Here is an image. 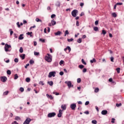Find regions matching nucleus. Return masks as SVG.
<instances>
[{
  "instance_id": "obj_1",
  "label": "nucleus",
  "mask_w": 124,
  "mask_h": 124,
  "mask_svg": "<svg viewBox=\"0 0 124 124\" xmlns=\"http://www.w3.org/2000/svg\"><path fill=\"white\" fill-rule=\"evenodd\" d=\"M45 60L47 62H52V55L47 53L46 56L45 57Z\"/></svg>"
},
{
  "instance_id": "obj_2",
  "label": "nucleus",
  "mask_w": 124,
  "mask_h": 124,
  "mask_svg": "<svg viewBox=\"0 0 124 124\" xmlns=\"http://www.w3.org/2000/svg\"><path fill=\"white\" fill-rule=\"evenodd\" d=\"M10 48H11V46L6 44L5 45V47H4V50L5 51V52H10V50H9V49H10Z\"/></svg>"
},
{
  "instance_id": "obj_3",
  "label": "nucleus",
  "mask_w": 124,
  "mask_h": 124,
  "mask_svg": "<svg viewBox=\"0 0 124 124\" xmlns=\"http://www.w3.org/2000/svg\"><path fill=\"white\" fill-rule=\"evenodd\" d=\"M56 76V72L53 71V72H50L48 74V78H51L52 77H55Z\"/></svg>"
},
{
  "instance_id": "obj_4",
  "label": "nucleus",
  "mask_w": 124,
  "mask_h": 124,
  "mask_svg": "<svg viewBox=\"0 0 124 124\" xmlns=\"http://www.w3.org/2000/svg\"><path fill=\"white\" fill-rule=\"evenodd\" d=\"M77 13H78V10H74L72 12V16H73V17H76V16H77Z\"/></svg>"
},
{
  "instance_id": "obj_5",
  "label": "nucleus",
  "mask_w": 124,
  "mask_h": 124,
  "mask_svg": "<svg viewBox=\"0 0 124 124\" xmlns=\"http://www.w3.org/2000/svg\"><path fill=\"white\" fill-rule=\"evenodd\" d=\"M55 116H56V113L55 112L49 113L47 115L48 118H52L53 117H55Z\"/></svg>"
},
{
  "instance_id": "obj_6",
  "label": "nucleus",
  "mask_w": 124,
  "mask_h": 124,
  "mask_svg": "<svg viewBox=\"0 0 124 124\" xmlns=\"http://www.w3.org/2000/svg\"><path fill=\"white\" fill-rule=\"evenodd\" d=\"M31 120L30 118H27L24 122L23 124H30V123H31Z\"/></svg>"
},
{
  "instance_id": "obj_7",
  "label": "nucleus",
  "mask_w": 124,
  "mask_h": 124,
  "mask_svg": "<svg viewBox=\"0 0 124 124\" xmlns=\"http://www.w3.org/2000/svg\"><path fill=\"white\" fill-rule=\"evenodd\" d=\"M70 108H71L72 110H75V108H76V104H72L70 105Z\"/></svg>"
},
{
  "instance_id": "obj_8",
  "label": "nucleus",
  "mask_w": 124,
  "mask_h": 124,
  "mask_svg": "<svg viewBox=\"0 0 124 124\" xmlns=\"http://www.w3.org/2000/svg\"><path fill=\"white\" fill-rule=\"evenodd\" d=\"M65 83L66 84L68 87V88H71V81H65Z\"/></svg>"
},
{
  "instance_id": "obj_9",
  "label": "nucleus",
  "mask_w": 124,
  "mask_h": 124,
  "mask_svg": "<svg viewBox=\"0 0 124 124\" xmlns=\"http://www.w3.org/2000/svg\"><path fill=\"white\" fill-rule=\"evenodd\" d=\"M62 109H60L59 110V113L58 114V118H61L62 117Z\"/></svg>"
},
{
  "instance_id": "obj_10",
  "label": "nucleus",
  "mask_w": 124,
  "mask_h": 124,
  "mask_svg": "<svg viewBox=\"0 0 124 124\" xmlns=\"http://www.w3.org/2000/svg\"><path fill=\"white\" fill-rule=\"evenodd\" d=\"M67 50H68L69 53H70V52L71 51V48H70V46H67L66 48L64 49V51H65V52H66Z\"/></svg>"
},
{
  "instance_id": "obj_11",
  "label": "nucleus",
  "mask_w": 124,
  "mask_h": 124,
  "mask_svg": "<svg viewBox=\"0 0 124 124\" xmlns=\"http://www.w3.org/2000/svg\"><path fill=\"white\" fill-rule=\"evenodd\" d=\"M61 108L62 110V111L64 110H66V105H62L61 106Z\"/></svg>"
},
{
  "instance_id": "obj_12",
  "label": "nucleus",
  "mask_w": 124,
  "mask_h": 124,
  "mask_svg": "<svg viewBox=\"0 0 124 124\" xmlns=\"http://www.w3.org/2000/svg\"><path fill=\"white\" fill-rule=\"evenodd\" d=\"M6 80H7V78H6V77H3L1 78V80L2 81V82H6Z\"/></svg>"
},
{
  "instance_id": "obj_13",
  "label": "nucleus",
  "mask_w": 124,
  "mask_h": 124,
  "mask_svg": "<svg viewBox=\"0 0 124 124\" xmlns=\"http://www.w3.org/2000/svg\"><path fill=\"white\" fill-rule=\"evenodd\" d=\"M23 36H24V34H23L19 35V36L18 37V39L19 40H22L24 39Z\"/></svg>"
},
{
  "instance_id": "obj_14",
  "label": "nucleus",
  "mask_w": 124,
  "mask_h": 124,
  "mask_svg": "<svg viewBox=\"0 0 124 124\" xmlns=\"http://www.w3.org/2000/svg\"><path fill=\"white\" fill-rule=\"evenodd\" d=\"M108 113V111L106 110H103L101 112L102 115H106Z\"/></svg>"
},
{
  "instance_id": "obj_15",
  "label": "nucleus",
  "mask_w": 124,
  "mask_h": 124,
  "mask_svg": "<svg viewBox=\"0 0 124 124\" xmlns=\"http://www.w3.org/2000/svg\"><path fill=\"white\" fill-rule=\"evenodd\" d=\"M46 96L48 98H50V99H53V96H52L51 95H49V94H46Z\"/></svg>"
},
{
  "instance_id": "obj_16",
  "label": "nucleus",
  "mask_w": 124,
  "mask_h": 124,
  "mask_svg": "<svg viewBox=\"0 0 124 124\" xmlns=\"http://www.w3.org/2000/svg\"><path fill=\"white\" fill-rule=\"evenodd\" d=\"M20 58L23 59V60H25V58L26 57V55L25 54H21L20 55Z\"/></svg>"
},
{
  "instance_id": "obj_17",
  "label": "nucleus",
  "mask_w": 124,
  "mask_h": 124,
  "mask_svg": "<svg viewBox=\"0 0 124 124\" xmlns=\"http://www.w3.org/2000/svg\"><path fill=\"white\" fill-rule=\"evenodd\" d=\"M62 33V32L61 31H58L57 32L55 33V35H61V34Z\"/></svg>"
},
{
  "instance_id": "obj_18",
  "label": "nucleus",
  "mask_w": 124,
  "mask_h": 124,
  "mask_svg": "<svg viewBox=\"0 0 124 124\" xmlns=\"http://www.w3.org/2000/svg\"><path fill=\"white\" fill-rule=\"evenodd\" d=\"M51 23L52 26H55V25H56V21H55V20H51Z\"/></svg>"
},
{
  "instance_id": "obj_19",
  "label": "nucleus",
  "mask_w": 124,
  "mask_h": 124,
  "mask_svg": "<svg viewBox=\"0 0 124 124\" xmlns=\"http://www.w3.org/2000/svg\"><path fill=\"white\" fill-rule=\"evenodd\" d=\"M96 62V60H95V59L94 58L90 61V62H91V63H93V62Z\"/></svg>"
},
{
  "instance_id": "obj_20",
  "label": "nucleus",
  "mask_w": 124,
  "mask_h": 124,
  "mask_svg": "<svg viewBox=\"0 0 124 124\" xmlns=\"http://www.w3.org/2000/svg\"><path fill=\"white\" fill-rule=\"evenodd\" d=\"M26 34H28V35H30L31 37V36H32V32H28Z\"/></svg>"
},
{
  "instance_id": "obj_21",
  "label": "nucleus",
  "mask_w": 124,
  "mask_h": 124,
  "mask_svg": "<svg viewBox=\"0 0 124 124\" xmlns=\"http://www.w3.org/2000/svg\"><path fill=\"white\" fill-rule=\"evenodd\" d=\"M47 83L49 84V86H52L54 84V83L52 81H48Z\"/></svg>"
},
{
  "instance_id": "obj_22",
  "label": "nucleus",
  "mask_w": 124,
  "mask_h": 124,
  "mask_svg": "<svg viewBox=\"0 0 124 124\" xmlns=\"http://www.w3.org/2000/svg\"><path fill=\"white\" fill-rule=\"evenodd\" d=\"M35 21H37V22H40L41 23H42V20H41L40 19L38 18H36L35 19Z\"/></svg>"
},
{
  "instance_id": "obj_23",
  "label": "nucleus",
  "mask_w": 124,
  "mask_h": 124,
  "mask_svg": "<svg viewBox=\"0 0 124 124\" xmlns=\"http://www.w3.org/2000/svg\"><path fill=\"white\" fill-rule=\"evenodd\" d=\"M56 6H58V7H60V6H61V4H60V2L57 1V2L56 3Z\"/></svg>"
},
{
  "instance_id": "obj_24",
  "label": "nucleus",
  "mask_w": 124,
  "mask_h": 124,
  "mask_svg": "<svg viewBox=\"0 0 124 124\" xmlns=\"http://www.w3.org/2000/svg\"><path fill=\"white\" fill-rule=\"evenodd\" d=\"M15 120H16V121H19L21 120V118L19 116H16L15 117Z\"/></svg>"
},
{
  "instance_id": "obj_25",
  "label": "nucleus",
  "mask_w": 124,
  "mask_h": 124,
  "mask_svg": "<svg viewBox=\"0 0 124 124\" xmlns=\"http://www.w3.org/2000/svg\"><path fill=\"white\" fill-rule=\"evenodd\" d=\"M26 81L27 83H29V82H31V78H26Z\"/></svg>"
},
{
  "instance_id": "obj_26",
  "label": "nucleus",
  "mask_w": 124,
  "mask_h": 124,
  "mask_svg": "<svg viewBox=\"0 0 124 124\" xmlns=\"http://www.w3.org/2000/svg\"><path fill=\"white\" fill-rule=\"evenodd\" d=\"M93 30L95 31H98V27H94L93 28Z\"/></svg>"
},
{
  "instance_id": "obj_27",
  "label": "nucleus",
  "mask_w": 124,
  "mask_h": 124,
  "mask_svg": "<svg viewBox=\"0 0 124 124\" xmlns=\"http://www.w3.org/2000/svg\"><path fill=\"white\" fill-rule=\"evenodd\" d=\"M66 34H69V32L67 30H66L64 33V36H66Z\"/></svg>"
},
{
  "instance_id": "obj_28",
  "label": "nucleus",
  "mask_w": 124,
  "mask_h": 124,
  "mask_svg": "<svg viewBox=\"0 0 124 124\" xmlns=\"http://www.w3.org/2000/svg\"><path fill=\"white\" fill-rule=\"evenodd\" d=\"M81 62H82V63H83V64H84L85 65H86L87 64V63L86 62H85V61L84 60V59H82Z\"/></svg>"
},
{
  "instance_id": "obj_29",
  "label": "nucleus",
  "mask_w": 124,
  "mask_h": 124,
  "mask_svg": "<svg viewBox=\"0 0 124 124\" xmlns=\"http://www.w3.org/2000/svg\"><path fill=\"white\" fill-rule=\"evenodd\" d=\"M102 34H104V35H105V34H106V31L105 30L102 31Z\"/></svg>"
},
{
  "instance_id": "obj_30",
  "label": "nucleus",
  "mask_w": 124,
  "mask_h": 124,
  "mask_svg": "<svg viewBox=\"0 0 124 124\" xmlns=\"http://www.w3.org/2000/svg\"><path fill=\"white\" fill-rule=\"evenodd\" d=\"M92 124H97V122L96 121V120H93L92 121Z\"/></svg>"
},
{
  "instance_id": "obj_31",
  "label": "nucleus",
  "mask_w": 124,
  "mask_h": 124,
  "mask_svg": "<svg viewBox=\"0 0 124 124\" xmlns=\"http://www.w3.org/2000/svg\"><path fill=\"white\" fill-rule=\"evenodd\" d=\"M23 51H24V50L23 49V47H21L19 49L20 53H23Z\"/></svg>"
},
{
  "instance_id": "obj_32",
  "label": "nucleus",
  "mask_w": 124,
  "mask_h": 124,
  "mask_svg": "<svg viewBox=\"0 0 124 124\" xmlns=\"http://www.w3.org/2000/svg\"><path fill=\"white\" fill-rule=\"evenodd\" d=\"M18 77H19L18 76V75L17 74H15V78H14L15 80H16V79H18Z\"/></svg>"
},
{
  "instance_id": "obj_33",
  "label": "nucleus",
  "mask_w": 124,
  "mask_h": 124,
  "mask_svg": "<svg viewBox=\"0 0 124 124\" xmlns=\"http://www.w3.org/2000/svg\"><path fill=\"white\" fill-rule=\"evenodd\" d=\"M8 93H9L8 91H5L3 93V95H7V94H8Z\"/></svg>"
},
{
  "instance_id": "obj_34",
  "label": "nucleus",
  "mask_w": 124,
  "mask_h": 124,
  "mask_svg": "<svg viewBox=\"0 0 124 124\" xmlns=\"http://www.w3.org/2000/svg\"><path fill=\"white\" fill-rule=\"evenodd\" d=\"M39 85H42V86H44V83H43V81H40L39 82Z\"/></svg>"
},
{
  "instance_id": "obj_35",
  "label": "nucleus",
  "mask_w": 124,
  "mask_h": 124,
  "mask_svg": "<svg viewBox=\"0 0 124 124\" xmlns=\"http://www.w3.org/2000/svg\"><path fill=\"white\" fill-rule=\"evenodd\" d=\"M34 56H39V52H36L35 51L34 52Z\"/></svg>"
},
{
  "instance_id": "obj_36",
  "label": "nucleus",
  "mask_w": 124,
  "mask_h": 124,
  "mask_svg": "<svg viewBox=\"0 0 124 124\" xmlns=\"http://www.w3.org/2000/svg\"><path fill=\"white\" fill-rule=\"evenodd\" d=\"M7 74H8V75H10V74H11V71L9 70H8L7 71Z\"/></svg>"
},
{
  "instance_id": "obj_37",
  "label": "nucleus",
  "mask_w": 124,
  "mask_h": 124,
  "mask_svg": "<svg viewBox=\"0 0 124 124\" xmlns=\"http://www.w3.org/2000/svg\"><path fill=\"white\" fill-rule=\"evenodd\" d=\"M74 39L73 38H71V39H67V41H68V42H71V41H73Z\"/></svg>"
},
{
  "instance_id": "obj_38",
  "label": "nucleus",
  "mask_w": 124,
  "mask_h": 124,
  "mask_svg": "<svg viewBox=\"0 0 124 124\" xmlns=\"http://www.w3.org/2000/svg\"><path fill=\"white\" fill-rule=\"evenodd\" d=\"M53 94H55V95H59L60 94L59 93H57L56 92H53Z\"/></svg>"
},
{
  "instance_id": "obj_39",
  "label": "nucleus",
  "mask_w": 124,
  "mask_h": 124,
  "mask_svg": "<svg viewBox=\"0 0 124 124\" xmlns=\"http://www.w3.org/2000/svg\"><path fill=\"white\" fill-rule=\"evenodd\" d=\"M78 43H81V42H82V39L79 38V39L78 40Z\"/></svg>"
},
{
  "instance_id": "obj_40",
  "label": "nucleus",
  "mask_w": 124,
  "mask_h": 124,
  "mask_svg": "<svg viewBox=\"0 0 124 124\" xmlns=\"http://www.w3.org/2000/svg\"><path fill=\"white\" fill-rule=\"evenodd\" d=\"M112 15L113 17H117V14H116V13H113Z\"/></svg>"
},
{
  "instance_id": "obj_41",
  "label": "nucleus",
  "mask_w": 124,
  "mask_h": 124,
  "mask_svg": "<svg viewBox=\"0 0 124 124\" xmlns=\"http://www.w3.org/2000/svg\"><path fill=\"white\" fill-rule=\"evenodd\" d=\"M120 70H121V68H116V71L117 72V73H120Z\"/></svg>"
},
{
  "instance_id": "obj_42",
  "label": "nucleus",
  "mask_w": 124,
  "mask_h": 124,
  "mask_svg": "<svg viewBox=\"0 0 124 124\" xmlns=\"http://www.w3.org/2000/svg\"><path fill=\"white\" fill-rule=\"evenodd\" d=\"M78 67H79L80 69H82V68H84V65H79Z\"/></svg>"
},
{
  "instance_id": "obj_43",
  "label": "nucleus",
  "mask_w": 124,
  "mask_h": 124,
  "mask_svg": "<svg viewBox=\"0 0 124 124\" xmlns=\"http://www.w3.org/2000/svg\"><path fill=\"white\" fill-rule=\"evenodd\" d=\"M19 91H20V92H21V93H23V92H24V88L23 87H20Z\"/></svg>"
},
{
  "instance_id": "obj_44",
  "label": "nucleus",
  "mask_w": 124,
  "mask_h": 124,
  "mask_svg": "<svg viewBox=\"0 0 124 124\" xmlns=\"http://www.w3.org/2000/svg\"><path fill=\"white\" fill-rule=\"evenodd\" d=\"M115 118H112L111 119V123L112 124H115Z\"/></svg>"
},
{
  "instance_id": "obj_45",
  "label": "nucleus",
  "mask_w": 124,
  "mask_h": 124,
  "mask_svg": "<svg viewBox=\"0 0 124 124\" xmlns=\"http://www.w3.org/2000/svg\"><path fill=\"white\" fill-rule=\"evenodd\" d=\"M34 63V61H33V60H30V64H32V63Z\"/></svg>"
},
{
  "instance_id": "obj_46",
  "label": "nucleus",
  "mask_w": 124,
  "mask_h": 124,
  "mask_svg": "<svg viewBox=\"0 0 124 124\" xmlns=\"http://www.w3.org/2000/svg\"><path fill=\"white\" fill-rule=\"evenodd\" d=\"M110 61L112 62H114V57H110Z\"/></svg>"
},
{
  "instance_id": "obj_47",
  "label": "nucleus",
  "mask_w": 124,
  "mask_h": 124,
  "mask_svg": "<svg viewBox=\"0 0 124 124\" xmlns=\"http://www.w3.org/2000/svg\"><path fill=\"white\" fill-rule=\"evenodd\" d=\"M77 82L78 83H81V78H78Z\"/></svg>"
},
{
  "instance_id": "obj_48",
  "label": "nucleus",
  "mask_w": 124,
  "mask_h": 124,
  "mask_svg": "<svg viewBox=\"0 0 124 124\" xmlns=\"http://www.w3.org/2000/svg\"><path fill=\"white\" fill-rule=\"evenodd\" d=\"M99 89L98 88H96L94 90L95 93H98Z\"/></svg>"
},
{
  "instance_id": "obj_49",
  "label": "nucleus",
  "mask_w": 124,
  "mask_h": 124,
  "mask_svg": "<svg viewBox=\"0 0 124 124\" xmlns=\"http://www.w3.org/2000/svg\"><path fill=\"white\" fill-rule=\"evenodd\" d=\"M63 62H64V61L62 60H61L59 63H60V65H62V64H63Z\"/></svg>"
},
{
  "instance_id": "obj_50",
  "label": "nucleus",
  "mask_w": 124,
  "mask_h": 124,
  "mask_svg": "<svg viewBox=\"0 0 124 124\" xmlns=\"http://www.w3.org/2000/svg\"><path fill=\"white\" fill-rule=\"evenodd\" d=\"M56 16V15L55 14H53L51 16V18H52V19H53V18H55Z\"/></svg>"
},
{
  "instance_id": "obj_51",
  "label": "nucleus",
  "mask_w": 124,
  "mask_h": 124,
  "mask_svg": "<svg viewBox=\"0 0 124 124\" xmlns=\"http://www.w3.org/2000/svg\"><path fill=\"white\" fill-rule=\"evenodd\" d=\"M10 35H12L13 34V31H12V29H10Z\"/></svg>"
},
{
  "instance_id": "obj_52",
  "label": "nucleus",
  "mask_w": 124,
  "mask_h": 124,
  "mask_svg": "<svg viewBox=\"0 0 124 124\" xmlns=\"http://www.w3.org/2000/svg\"><path fill=\"white\" fill-rule=\"evenodd\" d=\"M82 72H83V73H85L87 72V69L86 68H84L82 70Z\"/></svg>"
},
{
  "instance_id": "obj_53",
  "label": "nucleus",
  "mask_w": 124,
  "mask_h": 124,
  "mask_svg": "<svg viewBox=\"0 0 124 124\" xmlns=\"http://www.w3.org/2000/svg\"><path fill=\"white\" fill-rule=\"evenodd\" d=\"M116 105L117 107H120V106H121L122 105V104L121 103L116 104Z\"/></svg>"
},
{
  "instance_id": "obj_54",
  "label": "nucleus",
  "mask_w": 124,
  "mask_h": 124,
  "mask_svg": "<svg viewBox=\"0 0 124 124\" xmlns=\"http://www.w3.org/2000/svg\"><path fill=\"white\" fill-rule=\"evenodd\" d=\"M15 62H19V60L17 58H16L14 60Z\"/></svg>"
},
{
  "instance_id": "obj_55",
  "label": "nucleus",
  "mask_w": 124,
  "mask_h": 124,
  "mask_svg": "<svg viewBox=\"0 0 124 124\" xmlns=\"http://www.w3.org/2000/svg\"><path fill=\"white\" fill-rule=\"evenodd\" d=\"M90 104L89 101H86L85 103V105H89Z\"/></svg>"
},
{
  "instance_id": "obj_56",
  "label": "nucleus",
  "mask_w": 124,
  "mask_h": 124,
  "mask_svg": "<svg viewBox=\"0 0 124 124\" xmlns=\"http://www.w3.org/2000/svg\"><path fill=\"white\" fill-rule=\"evenodd\" d=\"M116 5H123V3H120V2L117 3Z\"/></svg>"
},
{
  "instance_id": "obj_57",
  "label": "nucleus",
  "mask_w": 124,
  "mask_h": 124,
  "mask_svg": "<svg viewBox=\"0 0 124 124\" xmlns=\"http://www.w3.org/2000/svg\"><path fill=\"white\" fill-rule=\"evenodd\" d=\"M95 26H97L98 25V20H96L95 22Z\"/></svg>"
},
{
  "instance_id": "obj_58",
  "label": "nucleus",
  "mask_w": 124,
  "mask_h": 124,
  "mask_svg": "<svg viewBox=\"0 0 124 124\" xmlns=\"http://www.w3.org/2000/svg\"><path fill=\"white\" fill-rule=\"evenodd\" d=\"M40 41H41L42 42L44 43L45 42V40L41 38L40 39Z\"/></svg>"
},
{
  "instance_id": "obj_59",
  "label": "nucleus",
  "mask_w": 124,
  "mask_h": 124,
  "mask_svg": "<svg viewBox=\"0 0 124 124\" xmlns=\"http://www.w3.org/2000/svg\"><path fill=\"white\" fill-rule=\"evenodd\" d=\"M60 75H61V76H62V75H63V72L62 71L60 72Z\"/></svg>"
},
{
  "instance_id": "obj_60",
  "label": "nucleus",
  "mask_w": 124,
  "mask_h": 124,
  "mask_svg": "<svg viewBox=\"0 0 124 124\" xmlns=\"http://www.w3.org/2000/svg\"><path fill=\"white\" fill-rule=\"evenodd\" d=\"M30 66V64L29 63H28L27 64H26L25 66V68H28V66Z\"/></svg>"
},
{
  "instance_id": "obj_61",
  "label": "nucleus",
  "mask_w": 124,
  "mask_h": 124,
  "mask_svg": "<svg viewBox=\"0 0 124 124\" xmlns=\"http://www.w3.org/2000/svg\"><path fill=\"white\" fill-rule=\"evenodd\" d=\"M84 114H86V115H89V114H90V112H89L88 111H86L84 112Z\"/></svg>"
},
{
  "instance_id": "obj_62",
  "label": "nucleus",
  "mask_w": 124,
  "mask_h": 124,
  "mask_svg": "<svg viewBox=\"0 0 124 124\" xmlns=\"http://www.w3.org/2000/svg\"><path fill=\"white\" fill-rule=\"evenodd\" d=\"M16 25L18 26V28H20V27H21V25H20V24L19 23V22H17Z\"/></svg>"
},
{
  "instance_id": "obj_63",
  "label": "nucleus",
  "mask_w": 124,
  "mask_h": 124,
  "mask_svg": "<svg viewBox=\"0 0 124 124\" xmlns=\"http://www.w3.org/2000/svg\"><path fill=\"white\" fill-rule=\"evenodd\" d=\"M12 124H18V123H17V122L14 121V122H13L12 123Z\"/></svg>"
},
{
  "instance_id": "obj_64",
  "label": "nucleus",
  "mask_w": 124,
  "mask_h": 124,
  "mask_svg": "<svg viewBox=\"0 0 124 124\" xmlns=\"http://www.w3.org/2000/svg\"><path fill=\"white\" fill-rule=\"evenodd\" d=\"M76 25L77 27H79V22L78 21H77Z\"/></svg>"
}]
</instances>
